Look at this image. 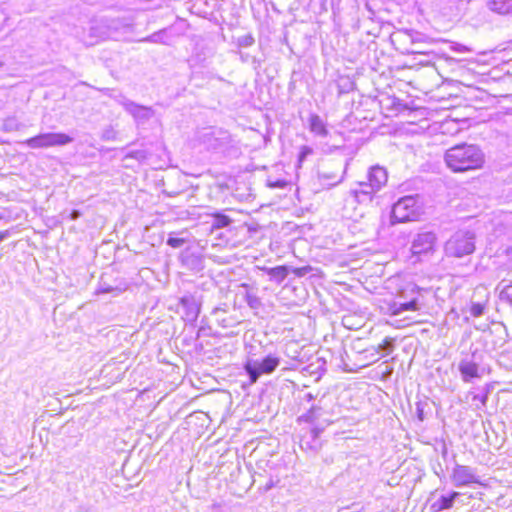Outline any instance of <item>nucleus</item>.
<instances>
[{
  "label": "nucleus",
  "instance_id": "22",
  "mask_svg": "<svg viewBox=\"0 0 512 512\" xmlns=\"http://www.w3.org/2000/svg\"><path fill=\"white\" fill-rule=\"evenodd\" d=\"M246 302L248 306L252 309H258L261 306V300L255 294L247 293Z\"/></svg>",
  "mask_w": 512,
  "mask_h": 512
},
{
  "label": "nucleus",
  "instance_id": "26",
  "mask_svg": "<svg viewBox=\"0 0 512 512\" xmlns=\"http://www.w3.org/2000/svg\"><path fill=\"white\" fill-rule=\"evenodd\" d=\"M312 270V268L310 266H304V267H299V268H294L292 270V273L297 276V277H303L305 276L307 273H309L310 271Z\"/></svg>",
  "mask_w": 512,
  "mask_h": 512
},
{
  "label": "nucleus",
  "instance_id": "19",
  "mask_svg": "<svg viewBox=\"0 0 512 512\" xmlns=\"http://www.w3.org/2000/svg\"><path fill=\"white\" fill-rule=\"evenodd\" d=\"M212 217V228L214 229L227 227L231 223V219L228 216L221 213L213 214Z\"/></svg>",
  "mask_w": 512,
  "mask_h": 512
},
{
  "label": "nucleus",
  "instance_id": "17",
  "mask_svg": "<svg viewBox=\"0 0 512 512\" xmlns=\"http://www.w3.org/2000/svg\"><path fill=\"white\" fill-rule=\"evenodd\" d=\"M460 497L459 492H452L449 496H441L432 505V508L436 511L450 509L457 498Z\"/></svg>",
  "mask_w": 512,
  "mask_h": 512
},
{
  "label": "nucleus",
  "instance_id": "33",
  "mask_svg": "<svg viewBox=\"0 0 512 512\" xmlns=\"http://www.w3.org/2000/svg\"><path fill=\"white\" fill-rule=\"evenodd\" d=\"M103 139L105 140H111L114 139V130L113 129H107L103 133Z\"/></svg>",
  "mask_w": 512,
  "mask_h": 512
},
{
  "label": "nucleus",
  "instance_id": "28",
  "mask_svg": "<svg viewBox=\"0 0 512 512\" xmlns=\"http://www.w3.org/2000/svg\"><path fill=\"white\" fill-rule=\"evenodd\" d=\"M184 239L170 237L167 240V244L173 248H179L184 244Z\"/></svg>",
  "mask_w": 512,
  "mask_h": 512
},
{
  "label": "nucleus",
  "instance_id": "12",
  "mask_svg": "<svg viewBox=\"0 0 512 512\" xmlns=\"http://www.w3.org/2000/svg\"><path fill=\"white\" fill-rule=\"evenodd\" d=\"M322 429L313 428L306 431L300 439V447L303 450L317 453L321 448V441L319 439Z\"/></svg>",
  "mask_w": 512,
  "mask_h": 512
},
{
  "label": "nucleus",
  "instance_id": "38",
  "mask_svg": "<svg viewBox=\"0 0 512 512\" xmlns=\"http://www.w3.org/2000/svg\"><path fill=\"white\" fill-rule=\"evenodd\" d=\"M419 418L422 419V411L419 412Z\"/></svg>",
  "mask_w": 512,
  "mask_h": 512
},
{
  "label": "nucleus",
  "instance_id": "30",
  "mask_svg": "<svg viewBox=\"0 0 512 512\" xmlns=\"http://www.w3.org/2000/svg\"><path fill=\"white\" fill-rule=\"evenodd\" d=\"M452 50L455 52H458V53H465V52L470 51V49L468 47H466L465 45L459 44V43L454 44L452 46Z\"/></svg>",
  "mask_w": 512,
  "mask_h": 512
},
{
  "label": "nucleus",
  "instance_id": "36",
  "mask_svg": "<svg viewBox=\"0 0 512 512\" xmlns=\"http://www.w3.org/2000/svg\"><path fill=\"white\" fill-rule=\"evenodd\" d=\"M338 512H361L360 510L352 509V508H342Z\"/></svg>",
  "mask_w": 512,
  "mask_h": 512
},
{
  "label": "nucleus",
  "instance_id": "9",
  "mask_svg": "<svg viewBox=\"0 0 512 512\" xmlns=\"http://www.w3.org/2000/svg\"><path fill=\"white\" fill-rule=\"evenodd\" d=\"M436 235L433 232L418 233L411 242L410 251L413 256L429 255L434 252Z\"/></svg>",
  "mask_w": 512,
  "mask_h": 512
},
{
  "label": "nucleus",
  "instance_id": "6",
  "mask_svg": "<svg viewBox=\"0 0 512 512\" xmlns=\"http://www.w3.org/2000/svg\"><path fill=\"white\" fill-rule=\"evenodd\" d=\"M418 215L417 200L414 196L399 199L392 208V219L395 222L413 221Z\"/></svg>",
  "mask_w": 512,
  "mask_h": 512
},
{
  "label": "nucleus",
  "instance_id": "14",
  "mask_svg": "<svg viewBox=\"0 0 512 512\" xmlns=\"http://www.w3.org/2000/svg\"><path fill=\"white\" fill-rule=\"evenodd\" d=\"M486 7L501 16H512V0H488Z\"/></svg>",
  "mask_w": 512,
  "mask_h": 512
},
{
  "label": "nucleus",
  "instance_id": "7",
  "mask_svg": "<svg viewBox=\"0 0 512 512\" xmlns=\"http://www.w3.org/2000/svg\"><path fill=\"white\" fill-rule=\"evenodd\" d=\"M278 357L268 355L262 361L248 360L245 364V370L250 377L251 383H255L262 374L272 373L279 365Z\"/></svg>",
  "mask_w": 512,
  "mask_h": 512
},
{
  "label": "nucleus",
  "instance_id": "13",
  "mask_svg": "<svg viewBox=\"0 0 512 512\" xmlns=\"http://www.w3.org/2000/svg\"><path fill=\"white\" fill-rule=\"evenodd\" d=\"M458 369L464 382H471L474 378L481 377L479 365L470 358H464L459 362Z\"/></svg>",
  "mask_w": 512,
  "mask_h": 512
},
{
  "label": "nucleus",
  "instance_id": "11",
  "mask_svg": "<svg viewBox=\"0 0 512 512\" xmlns=\"http://www.w3.org/2000/svg\"><path fill=\"white\" fill-rule=\"evenodd\" d=\"M178 309L183 313L185 321L194 322L200 313V303L193 295H184L179 301Z\"/></svg>",
  "mask_w": 512,
  "mask_h": 512
},
{
  "label": "nucleus",
  "instance_id": "5",
  "mask_svg": "<svg viewBox=\"0 0 512 512\" xmlns=\"http://www.w3.org/2000/svg\"><path fill=\"white\" fill-rule=\"evenodd\" d=\"M72 141L73 138L64 133H42L25 140L22 144L31 149H43L64 146Z\"/></svg>",
  "mask_w": 512,
  "mask_h": 512
},
{
  "label": "nucleus",
  "instance_id": "16",
  "mask_svg": "<svg viewBox=\"0 0 512 512\" xmlns=\"http://www.w3.org/2000/svg\"><path fill=\"white\" fill-rule=\"evenodd\" d=\"M345 171L342 174H338L334 171L320 170L318 172V179L321 185L327 187H333L341 183L344 179Z\"/></svg>",
  "mask_w": 512,
  "mask_h": 512
},
{
  "label": "nucleus",
  "instance_id": "20",
  "mask_svg": "<svg viewBox=\"0 0 512 512\" xmlns=\"http://www.w3.org/2000/svg\"><path fill=\"white\" fill-rule=\"evenodd\" d=\"M23 127L22 123H20L16 118L10 117L4 120L2 124V128L6 132L18 131Z\"/></svg>",
  "mask_w": 512,
  "mask_h": 512
},
{
  "label": "nucleus",
  "instance_id": "2",
  "mask_svg": "<svg viewBox=\"0 0 512 512\" xmlns=\"http://www.w3.org/2000/svg\"><path fill=\"white\" fill-rule=\"evenodd\" d=\"M445 161L451 170L462 172L480 168L484 155L475 145L461 144L446 151Z\"/></svg>",
  "mask_w": 512,
  "mask_h": 512
},
{
  "label": "nucleus",
  "instance_id": "39",
  "mask_svg": "<svg viewBox=\"0 0 512 512\" xmlns=\"http://www.w3.org/2000/svg\"><path fill=\"white\" fill-rule=\"evenodd\" d=\"M307 397H308L309 399H312V398H313L311 394H308V395H307Z\"/></svg>",
  "mask_w": 512,
  "mask_h": 512
},
{
  "label": "nucleus",
  "instance_id": "1",
  "mask_svg": "<svg viewBox=\"0 0 512 512\" xmlns=\"http://www.w3.org/2000/svg\"><path fill=\"white\" fill-rule=\"evenodd\" d=\"M429 290L419 287L413 282L401 285L390 299H384L381 309L385 314L398 316L404 312H418L427 306Z\"/></svg>",
  "mask_w": 512,
  "mask_h": 512
},
{
  "label": "nucleus",
  "instance_id": "8",
  "mask_svg": "<svg viewBox=\"0 0 512 512\" xmlns=\"http://www.w3.org/2000/svg\"><path fill=\"white\" fill-rule=\"evenodd\" d=\"M451 480L456 487L469 486L472 484L483 485L474 468L460 464H456L453 468Z\"/></svg>",
  "mask_w": 512,
  "mask_h": 512
},
{
  "label": "nucleus",
  "instance_id": "37",
  "mask_svg": "<svg viewBox=\"0 0 512 512\" xmlns=\"http://www.w3.org/2000/svg\"><path fill=\"white\" fill-rule=\"evenodd\" d=\"M113 289L111 287H105L99 290L101 293H108L111 292Z\"/></svg>",
  "mask_w": 512,
  "mask_h": 512
},
{
  "label": "nucleus",
  "instance_id": "10",
  "mask_svg": "<svg viewBox=\"0 0 512 512\" xmlns=\"http://www.w3.org/2000/svg\"><path fill=\"white\" fill-rule=\"evenodd\" d=\"M120 104L138 124H144L154 116V111L151 107L139 105L128 99L121 100Z\"/></svg>",
  "mask_w": 512,
  "mask_h": 512
},
{
  "label": "nucleus",
  "instance_id": "3",
  "mask_svg": "<svg viewBox=\"0 0 512 512\" xmlns=\"http://www.w3.org/2000/svg\"><path fill=\"white\" fill-rule=\"evenodd\" d=\"M368 182H359L358 188L351 191L357 202L372 201L373 194L378 192L386 183L388 175L381 166H373L368 172Z\"/></svg>",
  "mask_w": 512,
  "mask_h": 512
},
{
  "label": "nucleus",
  "instance_id": "35",
  "mask_svg": "<svg viewBox=\"0 0 512 512\" xmlns=\"http://www.w3.org/2000/svg\"><path fill=\"white\" fill-rule=\"evenodd\" d=\"M9 236H10V231L9 230H5V231L0 232V242L5 240Z\"/></svg>",
  "mask_w": 512,
  "mask_h": 512
},
{
  "label": "nucleus",
  "instance_id": "4",
  "mask_svg": "<svg viewBox=\"0 0 512 512\" xmlns=\"http://www.w3.org/2000/svg\"><path fill=\"white\" fill-rule=\"evenodd\" d=\"M474 251L475 234L471 231H457L445 243V253L449 257L461 258Z\"/></svg>",
  "mask_w": 512,
  "mask_h": 512
},
{
  "label": "nucleus",
  "instance_id": "25",
  "mask_svg": "<svg viewBox=\"0 0 512 512\" xmlns=\"http://www.w3.org/2000/svg\"><path fill=\"white\" fill-rule=\"evenodd\" d=\"M393 347V340L390 338L384 339V341L379 345V349L384 350L387 354L392 352Z\"/></svg>",
  "mask_w": 512,
  "mask_h": 512
},
{
  "label": "nucleus",
  "instance_id": "34",
  "mask_svg": "<svg viewBox=\"0 0 512 512\" xmlns=\"http://www.w3.org/2000/svg\"><path fill=\"white\" fill-rule=\"evenodd\" d=\"M80 216H81L80 211H78V210H73V211L71 212V214H70V219H71V220H76V219H78Z\"/></svg>",
  "mask_w": 512,
  "mask_h": 512
},
{
  "label": "nucleus",
  "instance_id": "21",
  "mask_svg": "<svg viewBox=\"0 0 512 512\" xmlns=\"http://www.w3.org/2000/svg\"><path fill=\"white\" fill-rule=\"evenodd\" d=\"M144 42H151V43H160V44H167L166 39V32L165 30H160L158 32L153 33L152 35L142 39Z\"/></svg>",
  "mask_w": 512,
  "mask_h": 512
},
{
  "label": "nucleus",
  "instance_id": "18",
  "mask_svg": "<svg viewBox=\"0 0 512 512\" xmlns=\"http://www.w3.org/2000/svg\"><path fill=\"white\" fill-rule=\"evenodd\" d=\"M271 279L277 283H281L288 275V268L286 266H277L273 268H265Z\"/></svg>",
  "mask_w": 512,
  "mask_h": 512
},
{
  "label": "nucleus",
  "instance_id": "29",
  "mask_svg": "<svg viewBox=\"0 0 512 512\" xmlns=\"http://www.w3.org/2000/svg\"><path fill=\"white\" fill-rule=\"evenodd\" d=\"M314 411H315V408L312 407L307 413L303 414L302 416L299 417V420H303L305 422H312L314 420Z\"/></svg>",
  "mask_w": 512,
  "mask_h": 512
},
{
  "label": "nucleus",
  "instance_id": "31",
  "mask_svg": "<svg viewBox=\"0 0 512 512\" xmlns=\"http://www.w3.org/2000/svg\"><path fill=\"white\" fill-rule=\"evenodd\" d=\"M268 185L271 188H284L287 185V182L285 180H277L275 182L269 181Z\"/></svg>",
  "mask_w": 512,
  "mask_h": 512
},
{
  "label": "nucleus",
  "instance_id": "32",
  "mask_svg": "<svg viewBox=\"0 0 512 512\" xmlns=\"http://www.w3.org/2000/svg\"><path fill=\"white\" fill-rule=\"evenodd\" d=\"M487 394H482V395H479V394H475L473 396V400L475 401H480L482 403V405H485L486 404V401H487Z\"/></svg>",
  "mask_w": 512,
  "mask_h": 512
},
{
  "label": "nucleus",
  "instance_id": "27",
  "mask_svg": "<svg viewBox=\"0 0 512 512\" xmlns=\"http://www.w3.org/2000/svg\"><path fill=\"white\" fill-rule=\"evenodd\" d=\"M484 307L480 303H474L471 306L470 312L474 317H479L483 314Z\"/></svg>",
  "mask_w": 512,
  "mask_h": 512
},
{
  "label": "nucleus",
  "instance_id": "24",
  "mask_svg": "<svg viewBox=\"0 0 512 512\" xmlns=\"http://www.w3.org/2000/svg\"><path fill=\"white\" fill-rule=\"evenodd\" d=\"M127 157L135 158L139 161H144L148 157V153L145 150H138L130 152Z\"/></svg>",
  "mask_w": 512,
  "mask_h": 512
},
{
  "label": "nucleus",
  "instance_id": "40",
  "mask_svg": "<svg viewBox=\"0 0 512 512\" xmlns=\"http://www.w3.org/2000/svg\"><path fill=\"white\" fill-rule=\"evenodd\" d=\"M2 66V61L0 60V67Z\"/></svg>",
  "mask_w": 512,
  "mask_h": 512
},
{
  "label": "nucleus",
  "instance_id": "15",
  "mask_svg": "<svg viewBox=\"0 0 512 512\" xmlns=\"http://www.w3.org/2000/svg\"><path fill=\"white\" fill-rule=\"evenodd\" d=\"M309 130L315 136L320 138H326L329 134V131L326 127V123L321 119V117L317 114H311L308 119Z\"/></svg>",
  "mask_w": 512,
  "mask_h": 512
},
{
  "label": "nucleus",
  "instance_id": "23",
  "mask_svg": "<svg viewBox=\"0 0 512 512\" xmlns=\"http://www.w3.org/2000/svg\"><path fill=\"white\" fill-rule=\"evenodd\" d=\"M313 154V149L309 146L303 145L300 147L299 155H298V163L301 165L308 156Z\"/></svg>",
  "mask_w": 512,
  "mask_h": 512
}]
</instances>
